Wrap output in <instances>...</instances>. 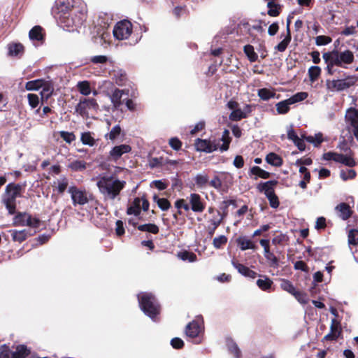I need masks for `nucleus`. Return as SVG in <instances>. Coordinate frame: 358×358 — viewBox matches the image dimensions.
<instances>
[{"instance_id":"a878e982","label":"nucleus","mask_w":358,"mask_h":358,"mask_svg":"<svg viewBox=\"0 0 358 358\" xmlns=\"http://www.w3.org/2000/svg\"><path fill=\"white\" fill-rule=\"evenodd\" d=\"M54 185L58 193L63 194L69 187V179L63 176L55 181Z\"/></svg>"},{"instance_id":"58836bf2","label":"nucleus","mask_w":358,"mask_h":358,"mask_svg":"<svg viewBox=\"0 0 358 358\" xmlns=\"http://www.w3.org/2000/svg\"><path fill=\"white\" fill-rule=\"evenodd\" d=\"M12 238L15 241L21 243L24 241L27 237V232L26 230H10V231Z\"/></svg>"},{"instance_id":"bf43d9fd","label":"nucleus","mask_w":358,"mask_h":358,"mask_svg":"<svg viewBox=\"0 0 358 358\" xmlns=\"http://www.w3.org/2000/svg\"><path fill=\"white\" fill-rule=\"evenodd\" d=\"M293 296L296 298V299L302 304H306L308 301V298L307 295L301 292L296 291Z\"/></svg>"},{"instance_id":"09e8293b","label":"nucleus","mask_w":358,"mask_h":358,"mask_svg":"<svg viewBox=\"0 0 358 358\" xmlns=\"http://www.w3.org/2000/svg\"><path fill=\"white\" fill-rule=\"evenodd\" d=\"M280 287L283 290L291 294L292 295H293L294 294V292L296 291L294 286L292 285V283L289 280H285V279H282L281 280Z\"/></svg>"},{"instance_id":"13d9d810","label":"nucleus","mask_w":358,"mask_h":358,"mask_svg":"<svg viewBox=\"0 0 358 358\" xmlns=\"http://www.w3.org/2000/svg\"><path fill=\"white\" fill-rule=\"evenodd\" d=\"M348 243L350 245H357L358 243V230L352 229L350 231Z\"/></svg>"},{"instance_id":"c9c22d12","label":"nucleus","mask_w":358,"mask_h":358,"mask_svg":"<svg viewBox=\"0 0 358 358\" xmlns=\"http://www.w3.org/2000/svg\"><path fill=\"white\" fill-rule=\"evenodd\" d=\"M41 87L43 88L41 92L42 99L45 98L48 99L52 95L54 90L52 84L44 80V83Z\"/></svg>"},{"instance_id":"f3484780","label":"nucleus","mask_w":358,"mask_h":358,"mask_svg":"<svg viewBox=\"0 0 358 358\" xmlns=\"http://www.w3.org/2000/svg\"><path fill=\"white\" fill-rule=\"evenodd\" d=\"M251 113V106L245 105L243 110L237 108L234 110L229 115V120L231 121H239L246 118L248 115Z\"/></svg>"},{"instance_id":"aec40b11","label":"nucleus","mask_w":358,"mask_h":358,"mask_svg":"<svg viewBox=\"0 0 358 358\" xmlns=\"http://www.w3.org/2000/svg\"><path fill=\"white\" fill-rule=\"evenodd\" d=\"M236 243L242 251H245L249 249L255 250L257 249V245L255 243L245 236H241L237 238Z\"/></svg>"},{"instance_id":"338daca9","label":"nucleus","mask_w":358,"mask_h":358,"mask_svg":"<svg viewBox=\"0 0 358 358\" xmlns=\"http://www.w3.org/2000/svg\"><path fill=\"white\" fill-rule=\"evenodd\" d=\"M169 145L175 150H178L182 146L181 141L176 137L171 138L169 140Z\"/></svg>"},{"instance_id":"7ed1b4c3","label":"nucleus","mask_w":358,"mask_h":358,"mask_svg":"<svg viewBox=\"0 0 358 358\" xmlns=\"http://www.w3.org/2000/svg\"><path fill=\"white\" fill-rule=\"evenodd\" d=\"M228 134L229 131L225 130L221 139L223 141L221 146H220L219 144L215 143L214 141L197 138L194 143L196 150L197 151L206 153H211L217 149H220L222 152L227 151L229 148L230 143V138L228 136Z\"/></svg>"},{"instance_id":"393cba45","label":"nucleus","mask_w":358,"mask_h":358,"mask_svg":"<svg viewBox=\"0 0 358 358\" xmlns=\"http://www.w3.org/2000/svg\"><path fill=\"white\" fill-rule=\"evenodd\" d=\"M8 55L12 57L20 56L24 52V47L21 43H10L8 45Z\"/></svg>"},{"instance_id":"e433bc0d","label":"nucleus","mask_w":358,"mask_h":358,"mask_svg":"<svg viewBox=\"0 0 358 358\" xmlns=\"http://www.w3.org/2000/svg\"><path fill=\"white\" fill-rule=\"evenodd\" d=\"M243 51L246 56L248 57V59L251 62H256L258 59L257 54L255 52L254 48L251 45H246L243 48Z\"/></svg>"},{"instance_id":"6e6552de","label":"nucleus","mask_w":358,"mask_h":358,"mask_svg":"<svg viewBox=\"0 0 358 358\" xmlns=\"http://www.w3.org/2000/svg\"><path fill=\"white\" fill-rule=\"evenodd\" d=\"M132 32V24L128 20L118 22L113 28L114 37L117 40L127 39Z\"/></svg>"},{"instance_id":"b1692460","label":"nucleus","mask_w":358,"mask_h":358,"mask_svg":"<svg viewBox=\"0 0 358 358\" xmlns=\"http://www.w3.org/2000/svg\"><path fill=\"white\" fill-rule=\"evenodd\" d=\"M227 348L234 358H241V352L237 344L231 338H227L226 341Z\"/></svg>"},{"instance_id":"cd10ccee","label":"nucleus","mask_w":358,"mask_h":358,"mask_svg":"<svg viewBox=\"0 0 358 358\" xmlns=\"http://www.w3.org/2000/svg\"><path fill=\"white\" fill-rule=\"evenodd\" d=\"M265 159L268 164L274 166H280L282 164V158L274 152L268 154Z\"/></svg>"},{"instance_id":"e2e57ef3","label":"nucleus","mask_w":358,"mask_h":358,"mask_svg":"<svg viewBox=\"0 0 358 358\" xmlns=\"http://www.w3.org/2000/svg\"><path fill=\"white\" fill-rule=\"evenodd\" d=\"M331 42V38L326 36H318L315 38L317 45H325Z\"/></svg>"},{"instance_id":"9b49d317","label":"nucleus","mask_w":358,"mask_h":358,"mask_svg":"<svg viewBox=\"0 0 358 358\" xmlns=\"http://www.w3.org/2000/svg\"><path fill=\"white\" fill-rule=\"evenodd\" d=\"M99 105L94 99H83L76 106V112L84 117L87 115L88 110H96Z\"/></svg>"},{"instance_id":"680f3d73","label":"nucleus","mask_w":358,"mask_h":358,"mask_svg":"<svg viewBox=\"0 0 358 358\" xmlns=\"http://www.w3.org/2000/svg\"><path fill=\"white\" fill-rule=\"evenodd\" d=\"M322 57L325 63L327 64V70L328 73L330 75H334L336 71V69H334V66H336V64L332 63L330 58H328V59L327 58H325L324 53L323 54Z\"/></svg>"},{"instance_id":"473e14b6","label":"nucleus","mask_w":358,"mask_h":358,"mask_svg":"<svg viewBox=\"0 0 358 358\" xmlns=\"http://www.w3.org/2000/svg\"><path fill=\"white\" fill-rule=\"evenodd\" d=\"M306 141L314 145V146H319L324 141L323 135L322 133H317L314 136H303Z\"/></svg>"},{"instance_id":"72a5a7b5","label":"nucleus","mask_w":358,"mask_h":358,"mask_svg":"<svg viewBox=\"0 0 358 358\" xmlns=\"http://www.w3.org/2000/svg\"><path fill=\"white\" fill-rule=\"evenodd\" d=\"M194 181L199 187H204L209 182V178L206 173H198L195 178Z\"/></svg>"},{"instance_id":"412c9836","label":"nucleus","mask_w":358,"mask_h":358,"mask_svg":"<svg viewBox=\"0 0 358 358\" xmlns=\"http://www.w3.org/2000/svg\"><path fill=\"white\" fill-rule=\"evenodd\" d=\"M38 221L37 220H32L30 216L26 214H18L15 217L14 223L15 224H20L21 225H27L31 227H37Z\"/></svg>"},{"instance_id":"6e6d98bb","label":"nucleus","mask_w":358,"mask_h":358,"mask_svg":"<svg viewBox=\"0 0 358 358\" xmlns=\"http://www.w3.org/2000/svg\"><path fill=\"white\" fill-rule=\"evenodd\" d=\"M27 99L29 105L31 106V108H35L38 106L39 103V98L37 94L31 93L28 94Z\"/></svg>"},{"instance_id":"864d4df0","label":"nucleus","mask_w":358,"mask_h":358,"mask_svg":"<svg viewBox=\"0 0 358 358\" xmlns=\"http://www.w3.org/2000/svg\"><path fill=\"white\" fill-rule=\"evenodd\" d=\"M340 176L343 180L353 179L356 176V172L353 169L341 170Z\"/></svg>"},{"instance_id":"37998d69","label":"nucleus","mask_w":358,"mask_h":358,"mask_svg":"<svg viewBox=\"0 0 358 358\" xmlns=\"http://www.w3.org/2000/svg\"><path fill=\"white\" fill-rule=\"evenodd\" d=\"M264 257L266 258L270 267L274 268H277L279 267L280 261L278 258L273 252L264 255Z\"/></svg>"},{"instance_id":"a18cd8bd","label":"nucleus","mask_w":358,"mask_h":358,"mask_svg":"<svg viewBox=\"0 0 358 358\" xmlns=\"http://www.w3.org/2000/svg\"><path fill=\"white\" fill-rule=\"evenodd\" d=\"M178 257L183 261H188L189 262H194L197 260L196 255L194 253L188 251L179 252L178 254Z\"/></svg>"},{"instance_id":"c85d7f7f","label":"nucleus","mask_w":358,"mask_h":358,"mask_svg":"<svg viewBox=\"0 0 358 358\" xmlns=\"http://www.w3.org/2000/svg\"><path fill=\"white\" fill-rule=\"evenodd\" d=\"M29 354V350L24 345H17L16 350L11 352V358H24Z\"/></svg>"},{"instance_id":"0e129e2a","label":"nucleus","mask_w":358,"mask_h":358,"mask_svg":"<svg viewBox=\"0 0 358 358\" xmlns=\"http://www.w3.org/2000/svg\"><path fill=\"white\" fill-rule=\"evenodd\" d=\"M223 220V216L221 215V217L220 219L219 220H215V219H213L210 220V222L213 225V227L212 228H209L208 229V234L212 236L214 233H215V229L220 226V224H221L222 221Z\"/></svg>"},{"instance_id":"f704fd0d","label":"nucleus","mask_w":358,"mask_h":358,"mask_svg":"<svg viewBox=\"0 0 358 358\" xmlns=\"http://www.w3.org/2000/svg\"><path fill=\"white\" fill-rule=\"evenodd\" d=\"M258 96L261 99L267 101L271 98H274L275 92L270 89L262 88L258 90Z\"/></svg>"},{"instance_id":"774afa93","label":"nucleus","mask_w":358,"mask_h":358,"mask_svg":"<svg viewBox=\"0 0 358 358\" xmlns=\"http://www.w3.org/2000/svg\"><path fill=\"white\" fill-rule=\"evenodd\" d=\"M11 352L9 348L6 345L0 347V358H10Z\"/></svg>"},{"instance_id":"de8ad7c7","label":"nucleus","mask_w":358,"mask_h":358,"mask_svg":"<svg viewBox=\"0 0 358 358\" xmlns=\"http://www.w3.org/2000/svg\"><path fill=\"white\" fill-rule=\"evenodd\" d=\"M77 87L80 93L83 95L87 96L91 93L90 83L87 81L79 82Z\"/></svg>"},{"instance_id":"c756f323","label":"nucleus","mask_w":358,"mask_h":358,"mask_svg":"<svg viewBox=\"0 0 358 358\" xmlns=\"http://www.w3.org/2000/svg\"><path fill=\"white\" fill-rule=\"evenodd\" d=\"M87 167V163L82 160H74L70 162L68 168L73 171H82Z\"/></svg>"},{"instance_id":"6ab92c4d","label":"nucleus","mask_w":358,"mask_h":358,"mask_svg":"<svg viewBox=\"0 0 358 358\" xmlns=\"http://www.w3.org/2000/svg\"><path fill=\"white\" fill-rule=\"evenodd\" d=\"M231 264L234 266V267L237 269L238 272L245 277L254 279L257 275V273L255 271L251 270L250 268L244 266L242 264L236 262L234 260L231 262Z\"/></svg>"},{"instance_id":"a19ab883","label":"nucleus","mask_w":358,"mask_h":358,"mask_svg":"<svg viewBox=\"0 0 358 358\" xmlns=\"http://www.w3.org/2000/svg\"><path fill=\"white\" fill-rule=\"evenodd\" d=\"M43 83L44 80L41 79L31 80L26 83L25 88L28 91L38 90L41 88Z\"/></svg>"},{"instance_id":"f8f14e48","label":"nucleus","mask_w":358,"mask_h":358,"mask_svg":"<svg viewBox=\"0 0 358 358\" xmlns=\"http://www.w3.org/2000/svg\"><path fill=\"white\" fill-rule=\"evenodd\" d=\"M189 203L190 204V209L194 213H202L205 208V202L201 196L196 193H192L188 197Z\"/></svg>"},{"instance_id":"8fccbe9b","label":"nucleus","mask_w":358,"mask_h":358,"mask_svg":"<svg viewBox=\"0 0 358 358\" xmlns=\"http://www.w3.org/2000/svg\"><path fill=\"white\" fill-rule=\"evenodd\" d=\"M321 73V69L317 66H313L308 69V76L311 82L315 81Z\"/></svg>"},{"instance_id":"2eb2a0df","label":"nucleus","mask_w":358,"mask_h":358,"mask_svg":"<svg viewBox=\"0 0 358 358\" xmlns=\"http://www.w3.org/2000/svg\"><path fill=\"white\" fill-rule=\"evenodd\" d=\"M341 334V328L340 323L336 319H332L330 332L324 337V339L326 341H336Z\"/></svg>"},{"instance_id":"c03bdc74","label":"nucleus","mask_w":358,"mask_h":358,"mask_svg":"<svg viewBox=\"0 0 358 358\" xmlns=\"http://www.w3.org/2000/svg\"><path fill=\"white\" fill-rule=\"evenodd\" d=\"M138 229L141 231H148L154 234L159 232V227L155 224H145L138 227Z\"/></svg>"},{"instance_id":"ddd939ff","label":"nucleus","mask_w":358,"mask_h":358,"mask_svg":"<svg viewBox=\"0 0 358 358\" xmlns=\"http://www.w3.org/2000/svg\"><path fill=\"white\" fill-rule=\"evenodd\" d=\"M131 148L129 145L122 144L113 147L109 152L108 158L111 161L117 162L122 155L129 153Z\"/></svg>"},{"instance_id":"9d476101","label":"nucleus","mask_w":358,"mask_h":358,"mask_svg":"<svg viewBox=\"0 0 358 358\" xmlns=\"http://www.w3.org/2000/svg\"><path fill=\"white\" fill-rule=\"evenodd\" d=\"M202 320H193L187 324L185 328V334L187 336L191 338H196L194 343L199 344L201 343V339H198L200 334L203 331Z\"/></svg>"},{"instance_id":"2f4dec72","label":"nucleus","mask_w":358,"mask_h":358,"mask_svg":"<svg viewBox=\"0 0 358 358\" xmlns=\"http://www.w3.org/2000/svg\"><path fill=\"white\" fill-rule=\"evenodd\" d=\"M273 285V281L266 276L257 280V285L263 291H268Z\"/></svg>"},{"instance_id":"4468645a","label":"nucleus","mask_w":358,"mask_h":358,"mask_svg":"<svg viewBox=\"0 0 358 358\" xmlns=\"http://www.w3.org/2000/svg\"><path fill=\"white\" fill-rule=\"evenodd\" d=\"M124 94V90L115 89L114 90L112 91L109 97L113 105V111L118 110L120 107L122 106V98Z\"/></svg>"},{"instance_id":"69168bd1","label":"nucleus","mask_w":358,"mask_h":358,"mask_svg":"<svg viewBox=\"0 0 358 358\" xmlns=\"http://www.w3.org/2000/svg\"><path fill=\"white\" fill-rule=\"evenodd\" d=\"M158 207L163 211L168 210L171 207V203L168 199L162 198L157 201Z\"/></svg>"},{"instance_id":"20e7f679","label":"nucleus","mask_w":358,"mask_h":358,"mask_svg":"<svg viewBox=\"0 0 358 358\" xmlns=\"http://www.w3.org/2000/svg\"><path fill=\"white\" fill-rule=\"evenodd\" d=\"M138 299L143 312L154 320L159 313V306L155 296L151 293L142 292L138 295Z\"/></svg>"},{"instance_id":"49530a36","label":"nucleus","mask_w":358,"mask_h":358,"mask_svg":"<svg viewBox=\"0 0 358 358\" xmlns=\"http://www.w3.org/2000/svg\"><path fill=\"white\" fill-rule=\"evenodd\" d=\"M308 96V94L306 92H298L288 99L289 102L291 103V104H294L305 100Z\"/></svg>"},{"instance_id":"1a4fd4ad","label":"nucleus","mask_w":358,"mask_h":358,"mask_svg":"<svg viewBox=\"0 0 358 358\" xmlns=\"http://www.w3.org/2000/svg\"><path fill=\"white\" fill-rule=\"evenodd\" d=\"M68 192L71 194L72 203L74 206L77 205L84 206L88 203L87 193L85 189H78L75 185L69 187Z\"/></svg>"},{"instance_id":"5701e85b","label":"nucleus","mask_w":358,"mask_h":358,"mask_svg":"<svg viewBox=\"0 0 358 358\" xmlns=\"http://www.w3.org/2000/svg\"><path fill=\"white\" fill-rule=\"evenodd\" d=\"M291 39L292 37L289 29V21H288L287 24V35L284 39L274 48V49L280 52H285L288 45L289 44Z\"/></svg>"},{"instance_id":"4d7b16f0","label":"nucleus","mask_w":358,"mask_h":358,"mask_svg":"<svg viewBox=\"0 0 358 358\" xmlns=\"http://www.w3.org/2000/svg\"><path fill=\"white\" fill-rule=\"evenodd\" d=\"M59 135L60 137L68 143H71L76 139V136L72 132L61 131Z\"/></svg>"},{"instance_id":"39448f33","label":"nucleus","mask_w":358,"mask_h":358,"mask_svg":"<svg viewBox=\"0 0 358 358\" xmlns=\"http://www.w3.org/2000/svg\"><path fill=\"white\" fill-rule=\"evenodd\" d=\"M21 189L22 186L19 184L10 183L6 187L3 203L10 215L15 213L16 199L20 196Z\"/></svg>"},{"instance_id":"603ef678","label":"nucleus","mask_w":358,"mask_h":358,"mask_svg":"<svg viewBox=\"0 0 358 358\" xmlns=\"http://www.w3.org/2000/svg\"><path fill=\"white\" fill-rule=\"evenodd\" d=\"M121 128L119 125L114 126L110 131L105 135L106 138L114 141L120 134Z\"/></svg>"},{"instance_id":"79ce46f5","label":"nucleus","mask_w":358,"mask_h":358,"mask_svg":"<svg viewBox=\"0 0 358 358\" xmlns=\"http://www.w3.org/2000/svg\"><path fill=\"white\" fill-rule=\"evenodd\" d=\"M250 173L252 175H255L256 176L259 177L263 179L268 178L271 175L269 172L264 171V170L262 169L260 167L257 166L251 168Z\"/></svg>"},{"instance_id":"dca6fc26","label":"nucleus","mask_w":358,"mask_h":358,"mask_svg":"<svg viewBox=\"0 0 358 358\" xmlns=\"http://www.w3.org/2000/svg\"><path fill=\"white\" fill-rule=\"evenodd\" d=\"M346 123L352 127V130L358 128V110L355 108H349L345 116Z\"/></svg>"},{"instance_id":"7c9ffc66","label":"nucleus","mask_w":358,"mask_h":358,"mask_svg":"<svg viewBox=\"0 0 358 358\" xmlns=\"http://www.w3.org/2000/svg\"><path fill=\"white\" fill-rule=\"evenodd\" d=\"M29 36L31 41H40L43 40L42 28L40 26L34 27L29 33Z\"/></svg>"},{"instance_id":"a211bd4d","label":"nucleus","mask_w":358,"mask_h":358,"mask_svg":"<svg viewBox=\"0 0 358 358\" xmlns=\"http://www.w3.org/2000/svg\"><path fill=\"white\" fill-rule=\"evenodd\" d=\"M277 184V180H268L265 182H260L257 185V189L259 192H264L265 196L267 197L275 194L274 187Z\"/></svg>"},{"instance_id":"4be33fe9","label":"nucleus","mask_w":358,"mask_h":358,"mask_svg":"<svg viewBox=\"0 0 358 358\" xmlns=\"http://www.w3.org/2000/svg\"><path fill=\"white\" fill-rule=\"evenodd\" d=\"M335 210L338 216L343 220L348 219L352 214L349 205L345 203H341L336 206Z\"/></svg>"},{"instance_id":"5fc2aeb1","label":"nucleus","mask_w":358,"mask_h":358,"mask_svg":"<svg viewBox=\"0 0 358 358\" xmlns=\"http://www.w3.org/2000/svg\"><path fill=\"white\" fill-rule=\"evenodd\" d=\"M175 207L178 208V213L179 215L182 214L180 208H183L185 210L188 211L190 210L189 205L185 203L183 199H178L175 202Z\"/></svg>"},{"instance_id":"f03ea898","label":"nucleus","mask_w":358,"mask_h":358,"mask_svg":"<svg viewBox=\"0 0 358 358\" xmlns=\"http://www.w3.org/2000/svg\"><path fill=\"white\" fill-rule=\"evenodd\" d=\"M126 182L120 180L113 176H101L96 185L104 200H114L124 188Z\"/></svg>"},{"instance_id":"052dcab7","label":"nucleus","mask_w":358,"mask_h":358,"mask_svg":"<svg viewBox=\"0 0 358 358\" xmlns=\"http://www.w3.org/2000/svg\"><path fill=\"white\" fill-rule=\"evenodd\" d=\"M267 7L268 8V14L271 16L275 17L279 15V11L276 4L271 1L267 3Z\"/></svg>"},{"instance_id":"3c124183","label":"nucleus","mask_w":358,"mask_h":358,"mask_svg":"<svg viewBox=\"0 0 358 358\" xmlns=\"http://www.w3.org/2000/svg\"><path fill=\"white\" fill-rule=\"evenodd\" d=\"M227 243V238L224 235H220L213 238V245L215 248L220 249Z\"/></svg>"},{"instance_id":"bb28decb","label":"nucleus","mask_w":358,"mask_h":358,"mask_svg":"<svg viewBox=\"0 0 358 358\" xmlns=\"http://www.w3.org/2000/svg\"><path fill=\"white\" fill-rule=\"evenodd\" d=\"M336 162L345 164L349 167H354L357 164L352 157L338 153L337 154Z\"/></svg>"},{"instance_id":"0eeeda50","label":"nucleus","mask_w":358,"mask_h":358,"mask_svg":"<svg viewBox=\"0 0 358 358\" xmlns=\"http://www.w3.org/2000/svg\"><path fill=\"white\" fill-rule=\"evenodd\" d=\"M356 83V78L353 76H348L343 79L327 80V87L331 92H341L348 89Z\"/></svg>"},{"instance_id":"423d86ee","label":"nucleus","mask_w":358,"mask_h":358,"mask_svg":"<svg viewBox=\"0 0 358 358\" xmlns=\"http://www.w3.org/2000/svg\"><path fill=\"white\" fill-rule=\"evenodd\" d=\"M324 57L330 58L332 63L341 67H345L346 65L352 64L355 59L353 52L349 50L324 52Z\"/></svg>"},{"instance_id":"ea45409f","label":"nucleus","mask_w":358,"mask_h":358,"mask_svg":"<svg viewBox=\"0 0 358 358\" xmlns=\"http://www.w3.org/2000/svg\"><path fill=\"white\" fill-rule=\"evenodd\" d=\"M80 141L83 144L92 147L95 145V139L92 136L90 131L83 132L80 136Z\"/></svg>"},{"instance_id":"f257e3e1","label":"nucleus","mask_w":358,"mask_h":358,"mask_svg":"<svg viewBox=\"0 0 358 358\" xmlns=\"http://www.w3.org/2000/svg\"><path fill=\"white\" fill-rule=\"evenodd\" d=\"M56 18L64 27H80L85 20V13L73 5V0H57L54 8Z\"/></svg>"},{"instance_id":"4c0bfd02","label":"nucleus","mask_w":358,"mask_h":358,"mask_svg":"<svg viewBox=\"0 0 358 358\" xmlns=\"http://www.w3.org/2000/svg\"><path fill=\"white\" fill-rule=\"evenodd\" d=\"M292 105L291 103L289 102V99H286L282 101H280L276 103V110L278 114H285L289 110V106Z\"/></svg>"}]
</instances>
